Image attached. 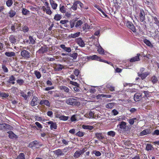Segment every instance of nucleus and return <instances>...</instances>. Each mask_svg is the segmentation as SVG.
I'll use <instances>...</instances> for the list:
<instances>
[{"mask_svg": "<svg viewBox=\"0 0 159 159\" xmlns=\"http://www.w3.org/2000/svg\"><path fill=\"white\" fill-rule=\"evenodd\" d=\"M66 102L69 105H78L80 104V102H77L76 99L71 98L66 99Z\"/></svg>", "mask_w": 159, "mask_h": 159, "instance_id": "nucleus-1", "label": "nucleus"}, {"mask_svg": "<svg viewBox=\"0 0 159 159\" xmlns=\"http://www.w3.org/2000/svg\"><path fill=\"white\" fill-rule=\"evenodd\" d=\"M126 124V122L122 121L119 123L117 126L119 127V129L121 131L125 132L127 130Z\"/></svg>", "mask_w": 159, "mask_h": 159, "instance_id": "nucleus-2", "label": "nucleus"}, {"mask_svg": "<svg viewBox=\"0 0 159 159\" xmlns=\"http://www.w3.org/2000/svg\"><path fill=\"white\" fill-rule=\"evenodd\" d=\"M12 127L10 125L6 123L0 124V130L3 131L11 130Z\"/></svg>", "mask_w": 159, "mask_h": 159, "instance_id": "nucleus-3", "label": "nucleus"}, {"mask_svg": "<svg viewBox=\"0 0 159 159\" xmlns=\"http://www.w3.org/2000/svg\"><path fill=\"white\" fill-rule=\"evenodd\" d=\"M86 150L87 148H84L80 150L76 151L73 155L74 157L76 158H78L80 155H83Z\"/></svg>", "mask_w": 159, "mask_h": 159, "instance_id": "nucleus-4", "label": "nucleus"}, {"mask_svg": "<svg viewBox=\"0 0 159 159\" xmlns=\"http://www.w3.org/2000/svg\"><path fill=\"white\" fill-rule=\"evenodd\" d=\"M41 145L40 144V142L37 140H34L32 142H30L29 144V146L31 148H39L41 146Z\"/></svg>", "mask_w": 159, "mask_h": 159, "instance_id": "nucleus-5", "label": "nucleus"}, {"mask_svg": "<svg viewBox=\"0 0 159 159\" xmlns=\"http://www.w3.org/2000/svg\"><path fill=\"white\" fill-rule=\"evenodd\" d=\"M126 26L128 28H129L133 32H136V28L134 24L131 22L128 21L126 23Z\"/></svg>", "mask_w": 159, "mask_h": 159, "instance_id": "nucleus-6", "label": "nucleus"}, {"mask_svg": "<svg viewBox=\"0 0 159 159\" xmlns=\"http://www.w3.org/2000/svg\"><path fill=\"white\" fill-rule=\"evenodd\" d=\"M20 54L23 57L26 59L30 57V53L27 50H23L22 51L20 52Z\"/></svg>", "mask_w": 159, "mask_h": 159, "instance_id": "nucleus-7", "label": "nucleus"}, {"mask_svg": "<svg viewBox=\"0 0 159 159\" xmlns=\"http://www.w3.org/2000/svg\"><path fill=\"white\" fill-rule=\"evenodd\" d=\"M38 98L36 96H33L30 102V105L32 107L35 106L38 104Z\"/></svg>", "mask_w": 159, "mask_h": 159, "instance_id": "nucleus-8", "label": "nucleus"}, {"mask_svg": "<svg viewBox=\"0 0 159 159\" xmlns=\"http://www.w3.org/2000/svg\"><path fill=\"white\" fill-rule=\"evenodd\" d=\"M139 20L141 22L145 20V13L143 9H141L139 15Z\"/></svg>", "mask_w": 159, "mask_h": 159, "instance_id": "nucleus-9", "label": "nucleus"}, {"mask_svg": "<svg viewBox=\"0 0 159 159\" xmlns=\"http://www.w3.org/2000/svg\"><path fill=\"white\" fill-rule=\"evenodd\" d=\"M152 2V0H146L145 2L150 9H152V8L154 9H156L155 6Z\"/></svg>", "mask_w": 159, "mask_h": 159, "instance_id": "nucleus-10", "label": "nucleus"}, {"mask_svg": "<svg viewBox=\"0 0 159 159\" xmlns=\"http://www.w3.org/2000/svg\"><path fill=\"white\" fill-rule=\"evenodd\" d=\"M87 58L88 60H96L100 61V57L96 55H93L92 56H87Z\"/></svg>", "mask_w": 159, "mask_h": 159, "instance_id": "nucleus-11", "label": "nucleus"}, {"mask_svg": "<svg viewBox=\"0 0 159 159\" xmlns=\"http://www.w3.org/2000/svg\"><path fill=\"white\" fill-rule=\"evenodd\" d=\"M140 53H137L136 56L134 57H132L129 59V62H136V61H140Z\"/></svg>", "mask_w": 159, "mask_h": 159, "instance_id": "nucleus-12", "label": "nucleus"}, {"mask_svg": "<svg viewBox=\"0 0 159 159\" xmlns=\"http://www.w3.org/2000/svg\"><path fill=\"white\" fill-rule=\"evenodd\" d=\"M59 89L66 93H70V89L65 86L62 85L59 86Z\"/></svg>", "mask_w": 159, "mask_h": 159, "instance_id": "nucleus-13", "label": "nucleus"}, {"mask_svg": "<svg viewBox=\"0 0 159 159\" xmlns=\"http://www.w3.org/2000/svg\"><path fill=\"white\" fill-rule=\"evenodd\" d=\"M20 24H15L11 26L12 30L14 32H16L17 31H19L20 30Z\"/></svg>", "mask_w": 159, "mask_h": 159, "instance_id": "nucleus-14", "label": "nucleus"}, {"mask_svg": "<svg viewBox=\"0 0 159 159\" xmlns=\"http://www.w3.org/2000/svg\"><path fill=\"white\" fill-rule=\"evenodd\" d=\"M39 104L41 105H45L48 107L50 106V103L49 101L46 99H42L39 102Z\"/></svg>", "mask_w": 159, "mask_h": 159, "instance_id": "nucleus-15", "label": "nucleus"}, {"mask_svg": "<svg viewBox=\"0 0 159 159\" xmlns=\"http://www.w3.org/2000/svg\"><path fill=\"white\" fill-rule=\"evenodd\" d=\"M76 42L80 47H83L85 46V43L84 41L81 38H77L76 40Z\"/></svg>", "mask_w": 159, "mask_h": 159, "instance_id": "nucleus-16", "label": "nucleus"}, {"mask_svg": "<svg viewBox=\"0 0 159 159\" xmlns=\"http://www.w3.org/2000/svg\"><path fill=\"white\" fill-rule=\"evenodd\" d=\"M142 98V94L140 93H135L134 96V99L135 101H138L140 100Z\"/></svg>", "mask_w": 159, "mask_h": 159, "instance_id": "nucleus-17", "label": "nucleus"}, {"mask_svg": "<svg viewBox=\"0 0 159 159\" xmlns=\"http://www.w3.org/2000/svg\"><path fill=\"white\" fill-rule=\"evenodd\" d=\"M48 51V48L46 46H44L42 47L38 50V52L39 53H43L45 52H47Z\"/></svg>", "mask_w": 159, "mask_h": 159, "instance_id": "nucleus-18", "label": "nucleus"}, {"mask_svg": "<svg viewBox=\"0 0 159 159\" xmlns=\"http://www.w3.org/2000/svg\"><path fill=\"white\" fill-rule=\"evenodd\" d=\"M49 2L52 8L55 10L56 9L57 7V4L53 0H49Z\"/></svg>", "mask_w": 159, "mask_h": 159, "instance_id": "nucleus-19", "label": "nucleus"}, {"mask_svg": "<svg viewBox=\"0 0 159 159\" xmlns=\"http://www.w3.org/2000/svg\"><path fill=\"white\" fill-rule=\"evenodd\" d=\"M69 21L68 20H61L60 21V23L63 25V26L67 28H69V25L68 24Z\"/></svg>", "mask_w": 159, "mask_h": 159, "instance_id": "nucleus-20", "label": "nucleus"}, {"mask_svg": "<svg viewBox=\"0 0 159 159\" xmlns=\"http://www.w3.org/2000/svg\"><path fill=\"white\" fill-rule=\"evenodd\" d=\"M60 47L67 52H70L71 51V49L70 47H66L64 44H61L60 46Z\"/></svg>", "mask_w": 159, "mask_h": 159, "instance_id": "nucleus-21", "label": "nucleus"}, {"mask_svg": "<svg viewBox=\"0 0 159 159\" xmlns=\"http://www.w3.org/2000/svg\"><path fill=\"white\" fill-rule=\"evenodd\" d=\"M138 75L140 77H141V79H142V80H143V79H145V78H146V77L149 74V73L148 72H146L143 73V74H139L138 73Z\"/></svg>", "mask_w": 159, "mask_h": 159, "instance_id": "nucleus-22", "label": "nucleus"}, {"mask_svg": "<svg viewBox=\"0 0 159 159\" xmlns=\"http://www.w3.org/2000/svg\"><path fill=\"white\" fill-rule=\"evenodd\" d=\"M151 130L150 129H144L140 133V135L141 136H143L150 133Z\"/></svg>", "mask_w": 159, "mask_h": 159, "instance_id": "nucleus-23", "label": "nucleus"}, {"mask_svg": "<svg viewBox=\"0 0 159 159\" xmlns=\"http://www.w3.org/2000/svg\"><path fill=\"white\" fill-rule=\"evenodd\" d=\"M54 153L57 156L64 155V153L62 152L61 149H58L54 151Z\"/></svg>", "mask_w": 159, "mask_h": 159, "instance_id": "nucleus-24", "label": "nucleus"}, {"mask_svg": "<svg viewBox=\"0 0 159 159\" xmlns=\"http://www.w3.org/2000/svg\"><path fill=\"white\" fill-rule=\"evenodd\" d=\"M66 9L65 6L61 4H60L59 5V11L61 12V13H65L66 12Z\"/></svg>", "mask_w": 159, "mask_h": 159, "instance_id": "nucleus-25", "label": "nucleus"}, {"mask_svg": "<svg viewBox=\"0 0 159 159\" xmlns=\"http://www.w3.org/2000/svg\"><path fill=\"white\" fill-rule=\"evenodd\" d=\"M77 3H81V2L79 0H77L74 3L72 6L71 7V9H73L74 11H75L77 9Z\"/></svg>", "mask_w": 159, "mask_h": 159, "instance_id": "nucleus-26", "label": "nucleus"}, {"mask_svg": "<svg viewBox=\"0 0 159 159\" xmlns=\"http://www.w3.org/2000/svg\"><path fill=\"white\" fill-rule=\"evenodd\" d=\"M83 24V22L82 20H79L77 21L76 20L75 24V28L77 29L81 28V25Z\"/></svg>", "mask_w": 159, "mask_h": 159, "instance_id": "nucleus-27", "label": "nucleus"}, {"mask_svg": "<svg viewBox=\"0 0 159 159\" xmlns=\"http://www.w3.org/2000/svg\"><path fill=\"white\" fill-rule=\"evenodd\" d=\"M7 133L9 134L8 136L10 138L13 139L16 138V135L12 131H8Z\"/></svg>", "mask_w": 159, "mask_h": 159, "instance_id": "nucleus-28", "label": "nucleus"}, {"mask_svg": "<svg viewBox=\"0 0 159 159\" xmlns=\"http://www.w3.org/2000/svg\"><path fill=\"white\" fill-rule=\"evenodd\" d=\"M96 137L99 140H101L104 138V137L102 133H96L95 134Z\"/></svg>", "mask_w": 159, "mask_h": 159, "instance_id": "nucleus-29", "label": "nucleus"}, {"mask_svg": "<svg viewBox=\"0 0 159 159\" xmlns=\"http://www.w3.org/2000/svg\"><path fill=\"white\" fill-rule=\"evenodd\" d=\"M89 26L87 23H84L82 25L83 31H87L89 28Z\"/></svg>", "mask_w": 159, "mask_h": 159, "instance_id": "nucleus-30", "label": "nucleus"}, {"mask_svg": "<svg viewBox=\"0 0 159 159\" xmlns=\"http://www.w3.org/2000/svg\"><path fill=\"white\" fill-rule=\"evenodd\" d=\"M64 66L63 65H61V64H58V65L56 66L55 67V70L56 71H61L63 68Z\"/></svg>", "mask_w": 159, "mask_h": 159, "instance_id": "nucleus-31", "label": "nucleus"}, {"mask_svg": "<svg viewBox=\"0 0 159 159\" xmlns=\"http://www.w3.org/2000/svg\"><path fill=\"white\" fill-rule=\"evenodd\" d=\"M80 33L77 32L75 33V34H71L69 36V37L70 38H75L78 37L80 35Z\"/></svg>", "mask_w": 159, "mask_h": 159, "instance_id": "nucleus-32", "label": "nucleus"}, {"mask_svg": "<svg viewBox=\"0 0 159 159\" xmlns=\"http://www.w3.org/2000/svg\"><path fill=\"white\" fill-rule=\"evenodd\" d=\"M62 18V16L61 15L58 14H57L56 15H55L53 19L55 20L56 21H58L60 20Z\"/></svg>", "mask_w": 159, "mask_h": 159, "instance_id": "nucleus-33", "label": "nucleus"}, {"mask_svg": "<svg viewBox=\"0 0 159 159\" xmlns=\"http://www.w3.org/2000/svg\"><path fill=\"white\" fill-rule=\"evenodd\" d=\"M82 128L84 129H88L89 130H91L93 129V126L91 125H84L82 126Z\"/></svg>", "mask_w": 159, "mask_h": 159, "instance_id": "nucleus-34", "label": "nucleus"}, {"mask_svg": "<svg viewBox=\"0 0 159 159\" xmlns=\"http://www.w3.org/2000/svg\"><path fill=\"white\" fill-rule=\"evenodd\" d=\"M15 80V78L13 75H11L9 79L7 82L10 84H14L15 82H14Z\"/></svg>", "mask_w": 159, "mask_h": 159, "instance_id": "nucleus-35", "label": "nucleus"}, {"mask_svg": "<svg viewBox=\"0 0 159 159\" xmlns=\"http://www.w3.org/2000/svg\"><path fill=\"white\" fill-rule=\"evenodd\" d=\"M57 125L56 123L53 122L52 121V122L51 125H50V128L51 129H57Z\"/></svg>", "mask_w": 159, "mask_h": 159, "instance_id": "nucleus-36", "label": "nucleus"}, {"mask_svg": "<svg viewBox=\"0 0 159 159\" xmlns=\"http://www.w3.org/2000/svg\"><path fill=\"white\" fill-rule=\"evenodd\" d=\"M69 55L72 57L73 59H76L78 56V54L77 53H70Z\"/></svg>", "mask_w": 159, "mask_h": 159, "instance_id": "nucleus-37", "label": "nucleus"}, {"mask_svg": "<svg viewBox=\"0 0 159 159\" xmlns=\"http://www.w3.org/2000/svg\"><path fill=\"white\" fill-rule=\"evenodd\" d=\"M76 20H72L70 21L69 27H70V28H72L74 27L76 22Z\"/></svg>", "mask_w": 159, "mask_h": 159, "instance_id": "nucleus-38", "label": "nucleus"}, {"mask_svg": "<svg viewBox=\"0 0 159 159\" xmlns=\"http://www.w3.org/2000/svg\"><path fill=\"white\" fill-rule=\"evenodd\" d=\"M152 19L154 20V23L157 25H159V20L156 16H152Z\"/></svg>", "mask_w": 159, "mask_h": 159, "instance_id": "nucleus-39", "label": "nucleus"}, {"mask_svg": "<svg viewBox=\"0 0 159 159\" xmlns=\"http://www.w3.org/2000/svg\"><path fill=\"white\" fill-rule=\"evenodd\" d=\"M9 40L12 43H16V39L13 36H10L9 37Z\"/></svg>", "mask_w": 159, "mask_h": 159, "instance_id": "nucleus-40", "label": "nucleus"}, {"mask_svg": "<svg viewBox=\"0 0 159 159\" xmlns=\"http://www.w3.org/2000/svg\"><path fill=\"white\" fill-rule=\"evenodd\" d=\"M5 55L7 57H11L15 56V53L13 52H6Z\"/></svg>", "mask_w": 159, "mask_h": 159, "instance_id": "nucleus-41", "label": "nucleus"}, {"mask_svg": "<svg viewBox=\"0 0 159 159\" xmlns=\"http://www.w3.org/2000/svg\"><path fill=\"white\" fill-rule=\"evenodd\" d=\"M46 13L49 15H51L52 13V12L51 10L50 7L49 6L48 7H46Z\"/></svg>", "mask_w": 159, "mask_h": 159, "instance_id": "nucleus-42", "label": "nucleus"}, {"mask_svg": "<svg viewBox=\"0 0 159 159\" xmlns=\"http://www.w3.org/2000/svg\"><path fill=\"white\" fill-rule=\"evenodd\" d=\"M143 43L147 45V46H150V47H151V46H152L151 42H150L149 40L147 39H145L143 40Z\"/></svg>", "mask_w": 159, "mask_h": 159, "instance_id": "nucleus-43", "label": "nucleus"}, {"mask_svg": "<svg viewBox=\"0 0 159 159\" xmlns=\"http://www.w3.org/2000/svg\"><path fill=\"white\" fill-rule=\"evenodd\" d=\"M34 73L37 79H40L41 77V74L39 71L37 70H35Z\"/></svg>", "mask_w": 159, "mask_h": 159, "instance_id": "nucleus-44", "label": "nucleus"}, {"mask_svg": "<svg viewBox=\"0 0 159 159\" xmlns=\"http://www.w3.org/2000/svg\"><path fill=\"white\" fill-rule=\"evenodd\" d=\"M151 81L153 84H155L157 82L158 79L155 75H153L151 78Z\"/></svg>", "mask_w": 159, "mask_h": 159, "instance_id": "nucleus-45", "label": "nucleus"}, {"mask_svg": "<svg viewBox=\"0 0 159 159\" xmlns=\"http://www.w3.org/2000/svg\"><path fill=\"white\" fill-rule=\"evenodd\" d=\"M137 120L136 118H131L128 120V122L129 124L132 125L134 124L135 120Z\"/></svg>", "mask_w": 159, "mask_h": 159, "instance_id": "nucleus-46", "label": "nucleus"}, {"mask_svg": "<svg viewBox=\"0 0 159 159\" xmlns=\"http://www.w3.org/2000/svg\"><path fill=\"white\" fill-rule=\"evenodd\" d=\"M153 149L152 145L151 144H147L146 146V150L147 151H149V150H152Z\"/></svg>", "mask_w": 159, "mask_h": 159, "instance_id": "nucleus-47", "label": "nucleus"}, {"mask_svg": "<svg viewBox=\"0 0 159 159\" xmlns=\"http://www.w3.org/2000/svg\"><path fill=\"white\" fill-rule=\"evenodd\" d=\"M97 51L100 54L103 55L105 54L104 50L102 47L99 48Z\"/></svg>", "mask_w": 159, "mask_h": 159, "instance_id": "nucleus-48", "label": "nucleus"}, {"mask_svg": "<svg viewBox=\"0 0 159 159\" xmlns=\"http://www.w3.org/2000/svg\"><path fill=\"white\" fill-rule=\"evenodd\" d=\"M107 88L111 91H115V87L112 85H110L109 84L107 85Z\"/></svg>", "mask_w": 159, "mask_h": 159, "instance_id": "nucleus-49", "label": "nucleus"}, {"mask_svg": "<svg viewBox=\"0 0 159 159\" xmlns=\"http://www.w3.org/2000/svg\"><path fill=\"white\" fill-rule=\"evenodd\" d=\"M16 12L12 10H10L9 12V16L10 17H12L16 15Z\"/></svg>", "mask_w": 159, "mask_h": 159, "instance_id": "nucleus-50", "label": "nucleus"}, {"mask_svg": "<svg viewBox=\"0 0 159 159\" xmlns=\"http://www.w3.org/2000/svg\"><path fill=\"white\" fill-rule=\"evenodd\" d=\"M59 118L60 120H68L69 116H65L62 115L59 116Z\"/></svg>", "mask_w": 159, "mask_h": 159, "instance_id": "nucleus-51", "label": "nucleus"}, {"mask_svg": "<svg viewBox=\"0 0 159 159\" xmlns=\"http://www.w3.org/2000/svg\"><path fill=\"white\" fill-rule=\"evenodd\" d=\"M100 61L106 63L110 64V65L112 66H113V63L112 62H108L107 61L105 60L102 59H101V58H100Z\"/></svg>", "mask_w": 159, "mask_h": 159, "instance_id": "nucleus-52", "label": "nucleus"}, {"mask_svg": "<svg viewBox=\"0 0 159 159\" xmlns=\"http://www.w3.org/2000/svg\"><path fill=\"white\" fill-rule=\"evenodd\" d=\"M114 104L113 103H109L107 104L106 105V107L108 108H111L114 107Z\"/></svg>", "mask_w": 159, "mask_h": 159, "instance_id": "nucleus-53", "label": "nucleus"}, {"mask_svg": "<svg viewBox=\"0 0 159 159\" xmlns=\"http://www.w3.org/2000/svg\"><path fill=\"white\" fill-rule=\"evenodd\" d=\"M76 135L78 136L82 137L84 136V133L83 132L79 131L77 133H76Z\"/></svg>", "mask_w": 159, "mask_h": 159, "instance_id": "nucleus-54", "label": "nucleus"}, {"mask_svg": "<svg viewBox=\"0 0 159 159\" xmlns=\"http://www.w3.org/2000/svg\"><path fill=\"white\" fill-rule=\"evenodd\" d=\"M29 11L26 9L23 8L22 11V13L23 14V15H27V14H29Z\"/></svg>", "mask_w": 159, "mask_h": 159, "instance_id": "nucleus-55", "label": "nucleus"}, {"mask_svg": "<svg viewBox=\"0 0 159 159\" xmlns=\"http://www.w3.org/2000/svg\"><path fill=\"white\" fill-rule=\"evenodd\" d=\"M6 3L8 7H10L12 5L13 2L12 0H8L6 1Z\"/></svg>", "mask_w": 159, "mask_h": 159, "instance_id": "nucleus-56", "label": "nucleus"}, {"mask_svg": "<svg viewBox=\"0 0 159 159\" xmlns=\"http://www.w3.org/2000/svg\"><path fill=\"white\" fill-rule=\"evenodd\" d=\"M0 96L3 98H7L8 97L9 95L4 92H2L0 94Z\"/></svg>", "mask_w": 159, "mask_h": 159, "instance_id": "nucleus-57", "label": "nucleus"}, {"mask_svg": "<svg viewBox=\"0 0 159 159\" xmlns=\"http://www.w3.org/2000/svg\"><path fill=\"white\" fill-rule=\"evenodd\" d=\"M70 84L77 87H79L80 86V84L77 82H74L71 81H70Z\"/></svg>", "mask_w": 159, "mask_h": 159, "instance_id": "nucleus-58", "label": "nucleus"}, {"mask_svg": "<svg viewBox=\"0 0 159 159\" xmlns=\"http://www.w3.org/2000/svg\"><path fill=\"white\" fill-rule=\"evenodd\" d=\"M29 40H30V43L32 44H34L35 43V40H34V38L32 36H29Z\"/></svg>", "mask_w": 159, "mask_h": 159, "instance_id": "nucleus-59", "label": "nucleus"}, {"mask_svg": "<svg viewBox=\"0 0 159 159\" xmlns=\"http://www.w3.org/2000/svg\"><path fill=\"white\" fill-rule=\"evenodd\" d=\"M107 134L109 136H112V137L114 136L116 134L115 132L113 131H110L108 132Z\"/></svg>", "mask_w": 159, "mask_h": 159, "instance_id": "nucleus-60", "label": "nucleus"}, {"mask_svg": "<svg viewBox=\"0 0 159 159\" xmlns=\"http://www.w3.org/2000/svg\"><path fill=\"white\" fill-rule=\"evenodd\" d=\"M143 92L145 94V96L147 98H148L150 96V93H149L148 91H143Z\"/></svg>", "mask_w": 159, "mask_h": 159, "instance_id": "nucleus-61", "label": "nucleus"}, {"mask_svg": "<svg viewBox=\"0 0 159 159\" xmlns=\"http://www.w3.org/2000/svg\"><path fill=\"white\" fill-rule=\"evenodd\" d=\"M73 73L75 75L78 76L80 74V71L78 69H75L74 70Z\"/></svg>", "mask_w": 159, "mask_h": 159, "instance_id": "nucleus-62", "label": "nucleus"}, {"mask_svg": "<svg viewBox=\"0 0 159 159\" xmlns=\"http://www.w3.org/2000/svg\"><path fill=\"white\" fill-rule=\"evenodd\" d=\"M2 68L5 72H8V69L4 65H2Z\"/></svg>", "mask_w": 159, "mask_h": 159, "instance_id": "nucleus-63", "label": "nucleus"}, {"mask_svg": "<svg viewBox=\"0 0 159 159\" xmlns=\"http://www.w3.org/2000/svg\"><path fill=\"white\" fill-rule=\"evenodd\" d=\"M21 95L22 96L23 98L25 99L26 100H27L28 98V96H27V95L25 94V93H21Z\"/></svg>", "mask_w": 159, "mask_h": 159, "instance_id": "nucleus-64", "label": "nucleus"}]
</instances>
